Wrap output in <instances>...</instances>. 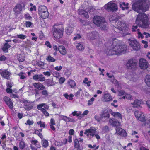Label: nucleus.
<instances>
[{
  "mask_svg": "<svg viewBox=\"0 0 150 150\" xmlns=\"http://www.w3.org/2000/svg\"><path fill=\"white\" fill-rule=\"evenodd\" d=\"M116 133L123 137L126 136L127 135L125 131L120 127L116 128Z\"/></svg>",
  "mask_w": 150,
  "mask_h": 150,
  "instance_id": "nucleus-18",
  "label": "nucleus"
},
{
  "mask_svg": "<svg viewBox=\"0 0 150 150\" xmlns=\"http://www.w3.org/2000/svg\"><path fill=\"white\" fill-rule=\"evenodd\" d=\"M125 96H126V98L129 100H132L133 98L132 96L130 94L126 93V95Z\"/></svg>",
  "mask_w": 150,
  "mask_h": 150,
  "instance_id": "nucleus-60",
  "label": "nucleus"
},
{
  "mask_svg": "<svg viewBox=\"0 0 150 150\" xmlns=\"http://www.w3.org/2000/svg\"><path fill=\"white\" fill-rule=\"evenodd\" d=\"M140 67L141 69H145L148 67L149 65L147 61L144 59H141L139 62Z\"/></svg>",
  "mask_w": 150,
  "mask_h": 150,
  "instance_id": "nucleus-9",
  "label": "nucleus"
},
{
  "mask_svg": "<svg viewBox=\"0 0 150 150\" xmlns=\"http://www.w3.org/2000/svg\"><path fill=\"white\" fill-rule=\"evenodd\" d=\"M84 134H86L87 136H94V130L91 129V128L85 130Z\"/></svg>",
  "mask_w": 150,
  "mask_h": 150,
  "instance_id": "nucleus-29",
  "label": "nucleus"
},
{
  "mask_svg": "<svg viewBox=\"0 0 150 150\" xmlns=\"http://www.w3.org/2000/svg\"><path fill=\"white\" fill-rule=\"evenodd\" d=\"M33 85L35 88L38 90H43L45 89V86L42 83L38 82V83H34Z\"/></svg>",
  "mask_w": 150,
  "mask_h": 150,
  "instance_id": "nucleus-20",
  "label": "nucleus"
},
{
  "mask_svg": "<svg viewBox=\"0 0 150 150\" xmlns=\"http://www.w3.org/2000/svg\"><path fill=\"white\" fill-rule=\"evenodd\" d=\"M11 47V45L8 43H4L3 47L2 48L3 51L5 53H7L8 52V49Z\"/></svg>",
  "mask_w": 150,
  "mask_h": 150,
  "instance_id": "nucleus-31",
  "label": "nucleus"
},
{
  "mask_svg": "<svg viewBox=\"0 0 150 150\" xmlns=\"http://www.w3.org/2000/svg\"><path fill=\"white\" fill-rule=\"evenodd\" d=\"M24 17L25 20L29 21H32V18L29 13H27L24 15Z\"/></svg>",
  "mask_w": 150,
  "mask_h": 150,
  "instance_id": "nucleus-46",
  "label": "nucleus"
},
{
  "mask_svg": "<svg viewBox=\"0 0 150 150\" xmlns=\"http://www.w3.org/2000/svg\"><path fill=\"white\" fill-rule=\"evenodd\" d=\"M47 7L44 6H40L38 8V13H39L47 12Z\"/></svg>",
  "mask_w": 150,
  "mask_h": 150,
  "instance_id": "nucleus-27",
  "label": "nucleus"
},
{
  "mask_svg": "<svg viewBox=\"0 0 150 150\" xmlns=\"http://www.w3.org/2000/svg\"><path fill=\"white\" fill-rule=\"evenodd\" d=\"M127 67L128 69L135 70L137 69V63L132 60H130L127 64Z\"/></svg>",
  "mask_w": 150,
  "mask_h": 150,
  "instance_id": "nucleus-7",
  "label": "nucleus"
},
{
  "mask_svg": "<svg viewBox=\"0 0 150 150\" xmlns=\"http://www.w3.org/2000/svg\"><path fill=\"white\" fill-rule=\"evenodd\" d=\"M103 130L105 132H107L109 131V127L107 126H105L103 127Z\"/></svg>",
  "mask_w": 150,
  "mask_h": 150,
  "instance_id": "nucleus-63",
  "label": "nucleus"
},
{
  "mask_svg": "<svg viewBox=\"0 0 150 150\" xmlns=\"http://www.w3.org/2000/svg\"><path fill=\"white\" fill-rule=\"evenodd\" d=\"M67 83L71 88H74L76 86V83L75 81L71 79H69Z\"/></svg>",
  "mask_w": 150,
  "mask_h": 150,
  "instance_id": "nucleus-38",
  "label": "nucleus"
},
{
  "mask_svg": "<svg viewBox=\"0 0 150 150\" xmlns=\"http://www.w3.org/2000/svg\"><path fill=\"white\" fill-rule=\"evenodd\" d=\"M129 45L134 50L138 51L140 49V44L136 39H129Z\"/></svg>",
  "mask_w": 150,
  "mask_h": 150,
  "instance_id": "nucleus-6",
  "label": "nucleus"
},
{
  "mask_svg": "<svg viewBox=\"0 0 150 150\" xmlns=\"http://www.w3.org/2000/svg\"><path fill=\"white\" fill-rule=\"evenodd\" d=\"M6 59V57L4 55L0 56V61H4Z\"/></svg>",
  "mask_w": 150,
  "mask_h": 150,
  "instance_id": "nucleus-58",
  "label": "nucleus"
},
{
  "mask_svg": "<svg viewBox=\"0 0 150 150\" xmlns=\"http://www.w3.org/2000/svg\"><path fill=\"white\" fill-rule=\"evenodd\" d=\"M46 60L50 62H53L56 61V60L50 55H49L47 57Z\"/></svg>",
  "mask_w": 150,
  "mask_h": 150,
  "instance_id": "nucleus-47",
  "label": "nucleus"
},
{
  "mask_svg": "<svg viewBox=\"0 0 150 150\" xmlns=\"http://www.w3.org/2000/svg\"><path fill=\"white\" fill-rule=\"evenodd\" d=\"M59 25L58 23L55 24L52 30V32L53 37L57 39H60L62 37L64 31V28L62 26L59 28H58L57 26Z\"/></svg>",
  "mask_w": 150,
  "mask_h": 150,
  "instance_id": "nucleus-4",
  "label": "nucleus"
},
{
  "mask_svg": "<svg viewBox=\"0 0 150 150\" xmlns=\"http://www.w3.org/2000/svg\"><path fill=\"white\" fill-rule=\"evenodd\" d=\"M61 117L63 120L66 122H72L73 120L66 116L62 115Z\"/></svg>",
  "mask_w": 150,
  "mask_h": 150,
  "instance_id": "nucleus-39",
  "label": "nucleus"
},
{
  "mask_svg": "<svg viewBox=\"0 0 150 150\" xmlns=\"http://www.w3.org/2000/svg\"><path fill=\"white\" fill-rule=\"evenodd\" d=\"M47 84L48 86H51L54 85V82L52 79H48L47 81Z\"/></svg>",
  "mask_w": 150,
  "mask_h": 150,
  "instance_id": "nucleus-42",
  "label": "nucleus"
},
{
  "mask_svg": "<svg viewBox=\"0 0 150 150\" xmlns=\"http://www.w3.org/2000/svg\"><path fill=\"white\" fill-rule=\"evenodd\" d=\"M101 117L102 118H109V115L107 110L105 109L102 111V114L101 115Z\"/></svg>",
  "mask_w": 150,
  "mask_h": 150,
  "instance_id": "nucleus-32",
  "label": "nucleus"
},
{
  "mask_svg": "<svg viewBox=\"0 0 150 150\" xmlns=\"http://www.w3.org/2000/svg\"><path fill=\"white\" fill-rule=\"evenodd\" d=\"M110 111L111 114L114 117H118L119 118L122 119V117L121 114L118 112H113L112 110H110Z\"/></svg>",
  "mask_w": 150,
  "mask_h": 150,
  "instance_id": "nucleus-34",
  "label": "nucleus"
},
{
  "mask_svg": "<svg viewBox=\"0 0 150 150\" xmlns=\"http://www.w3.org/2000/svg\"><path fill=\"white\" fill-rule=\"evenodd\" d=\"M135 22L137 25L133 26L132 31H135L137 26L145 29L148 28L149 26V21L147 16L144 13H139L136 17Z\"/></svg>",
  "mask_w": 150,
  "mask_h": 150,
  "instance_id": "nucleus-2",
  "label": "nucleus"
},
{
  "mask_svg": "<svg viewBox=\"0 0 150 150\" xmlns=\"http://www.w3.org/2000/svg\"><path fill=\"white\" fill-rule=\"evenodd\" d=\"M33 79L35 81H38L40 82H43L45 80V77L42 74H36L33 77Z\"/></svg>",
  "mask_w": 150,
  "mask_h": 150,
  "instance_id": "nucleus-16",
  "label": "nucleus"
},
{
  "mask_svg": "<svg viewBox=\"0 0 150 150\" xmlns=\"http://www.w3.org/2000/svg\"><path fill=\"white\" fill-rule=\"evenodd\" d=\"M17 37L18 38L24 39L25 38L26 36L23 34H19L17 35Z\"/></svg>",
  "mask_w": 150,
  "mask_h": 150,
  "instance_id": "nucleus-55",
  "label": "nucleus"
},
{
  "mask_svg": "<svg viewBox=\"0 0 150 150\" xmlns=\"http://www.w3.org/2000/svg\"><path fill=\"white\" fill-rule=\"evenodd\" d=\"M83 83L86 84L88 86H90V83L91 81H88V79L87 78H85L84 80L83 81Z\"/></svg>",
  "mask_w": 150,
  "mask_h": 150,
  "instance_id": "nucleus-50",
  "label": "nucleus"
},
{
  "mask_svg": "<svg viewBox=\"0 0 150 150\" xmlns=\"http://www.w3.org/2000/svg\"><path fill=\"white\" fill-rule=\"evenodd\" d=\"M81 112H79L78 113L77 111H74L72 113V115L73 116H76L77 117L79 116L81 114Z\"/></svg>",
  "mask_w": 150,
  "mask_h": 150,
  "instance_id": "nucleus-57",
  "label": "nucleus"
},
{
  "mask_svg": "<svg viewBox=\"0 0 150 150\" xmlns=\"http://www.w3.org/2000/svg\"><path fill=\"white\" fill-rule=\"evenodd\" d=\"M110 124L113 126H119L120 123L117 120L114 119H110L109 120Z\"/></svg>",
  "mask_w": 150,
  "mask_h": 150,
  "instance_id": "nucleus-21",
  "label": "nucleus"
},
{
  "mask_svg": "<svg viewBox=\"0 0 150 150\" xmlns=\"http://www.w3.org/2000/svg\"><path fill=\"white\" fill-rule=\"evenodd\" d=\"M24 73L23 72H20L17 74V75L19 76L21 79H23L26 78V76L24 75Z\"/></svg>",
  "mask_w": 150,
  "mask_h": 150,
  "instance_id": "nucleus-49",
  "label": "nucleus"
},
{
  "mask_svg": "<svg viewBox=\"0 0 150 150\" xmlns=\"http://www.w3.org/2000/svg\"><path fill=\"white\" fill-rule=\"evenodd\" d=\"M117 28L119 30L122 31L121 33L123 36L127 35H130V33L127 32L129 29L126 24L124 21H121L118 22L117 25Z\"/></svg>",
  "mask_w": 150,
  "mask_h": 150,
  "instance_id": "nucleus-5",
  "label": "nucleus"
},
{
  "mask_svg": "<svg viewBox=\"0 0 150 150\" xmlns=\"http://www.w3.org/2000/svg\"><path fill=\"white\" fill-rule=\"evenodd\" d=\"M131 104L133 105V107L138 108L140 107V105L141 104V102L139 100L136 99L134 100V102L131 103Z\"/></svg>",
  "mask_w": 150,
  "mask_h": 150,
  "instance_id": "nucleus-26",
  "label": "nucleus"
},
{
  "mask_svg": "<svg viewBox=\"0 0 150 150\" xmlns=\"http://www.w3.org/2000/svg\"><path fill=\"white\" fill-rule=\"evenodd\" d=\"M94 101V97H92L90 100L88 101V105H90L91 104H92V102Z\"/></svg>",
  "mask_w": 150,
  "mask_h": 150,
  "instance_id": "nucleus-61",
  "label": "nucleus"
},
{
  "mask_svg": "<svg viewBox=\"0 0 150 150\" xmlns=\"http://www.w3.org/2000/svg\"><path fill=\"white\" fill-rule=\"evenodd\" d=\"M37 124L38 125H40V126L41 127L45 128V125L44 122H42L41 121H39L37 122Z\"/></svg>",
  "mask_w": 150,
  "mask_h": 150,
  "instance_id": "nucleus-51",
  "label": "nucleus"
},
{
  "mask_svg": "<svg viewBox=\"0 0 150 150\" xmlns=\"http://www.w3.org/2000/svg\"><path fill=\"white\" fill-rule=\"evenodd\" d=\"M112 99L111 96L109 94H105L104 95V99L105 102L110 101L112 100Z\"/></svg>",
  "mask_w": 150,
  "mask_h": 150,
  "instance_id": "nucleus-37",
  "label": "nucleus"
},
{
  "mask_svg": "<svg viewBox=\"0 0 150 150\" xmlns=\"http://www.w3.org/2000/svg\"><path fill=\"white\" fill-rule=\"evenodd\" d=\"M55 125V123L54 120L52 118H51L50 120V126L51 129L53 131H55V128L54 126V125Z\"/></svg>",
  "mask_w": 150,
  "mask_h": 150,
  "instance_id": "nucleus-33",
  "label": "nucleus"
},
{
  "mask_svg": "<svg viewBox=\"0 0 150 150\" xmlns=\"http://www.w3.org/2000/svg\"><path fill=\"white\" fill-rule=\"evenodd\" d=\"M132 9L138 13L145 12L148 10L149 6L146 5L145 2L142 0L137 1L132 6Z\"/></svg>",
  "mask_w": 150,
  "mask_h": 150,
  "instance_id": "nucleus-3",
  "label": "nucleus"
},
{
  "mask_svg": "<svg viewBox=\"0 0 150 150\" xmlns=\"http://www.w3.org/2000/svg\"><path fill=\"white\" fill-rule=\"evenodd\" d=\"M126 93L123 91H120L119 92L118 96H120L123 95H125Z\"/></svg>",
  "mask_w": 150,
  "mask_h": 150,
  "instance_id": "nucleus-59",
  "label": "nucleus"
},
{
  "mask_svg": "<svg viewBox=\"0 0 150 150\" xmlns=\"http://www.w3.org/2000/svg\"><path fill=\"white\" fill-rule=\"evenodd\" d=\"M37 108L38 110H40L43 113L47 110L49 109V106L45 103H41L37 105Z\"/></svg>",
  "mask_w": 150,
  "mask_h": 150,
  "instance_id": "nucleus-13",
  "label": "nucleus"
},
{
  "mask_svg": "<svg viewBox=\"0 0 150 150\" xmlns=\"http://www.w3.org/2000/svg\"><path fill=\"white\" fill-rule=\"evenodd\" d=\"M42 90L41 92L42 95L44 96L45 97H47L48 96V92L45 89Z\"/></svg>",
  "mask_w": 150,
  "mask_h": 150,
  "instance_id": "nucleus-48",
  "label": "nucleus"
},
{
  "mask_svg": "<svg viewBox=\"0 0 150 150\" xmlns=\"http://www.w3.org/2000/svg\"><path fill=\"white\" fill-rule=\"evenodd\" d=\"M43 74L46 76H50L51 75V73L49 71L44 72L43 73Z\"/></svg>",
  "mask_w": 150,
  "mask_h": 150,
  "instance_id": "nucleus-64",
  "label": "nucleus"
},
{
  "mask_svg": "<svg viewBox=\"0 0 150 150\" xmlns=\"http://www.w3.org/2000/svg\"><path fill=\"white\" fill-rule=\"evenodd\" d=\"M74 133V129H70L69 131V134L70 135H73Z\"/></svg>",
  "mask_w": 150,
  "mask_h": 150,
  "instance_id": "nucleus-62",
  "label": "nucleus"
},
{
  "mask_svg": "<svg viewBox=\"0 0 150 150\" xmlns=\"http://www.w3.org/2000/svg\"><path fill=\"white\" fill-rule=\"evenodd\" d=\"M122 5L123 6V7H122V8L123 10H125V9H128V7L127 6L128 3H127L126 4L125 2H123L122 3Z\"/></svg>",
  "mask_w": 150,
  "mask_h": 150,
  "instance_id": "nucleus-52",
  "label": "nucleus"
},
{
  "mask_svg": "<svg viewBox=\"0 0 150 150\" xmlns=\"http://www.w3.org/2000/svg\"><path fill=\"white\" fill-rule=\"evenodd\" d=\"M3 99L5 103L7 105L9 108L11 110L13 109V101L9 97L5 96L3 98Z\"/></svg>",
  "mask_w": 150,
  "mask_h": 150,
  "instance_id": "nucleus-12",
  "label": "nucleus"
},
{
  "mask_svg": "<svg viewBox=\"0 0 150 150\" xmlns=\"http://www.w3.org/2000/svg\"><path fill=\"white\" fill-rule=\"evenodd\" d=\"M38 14L40 16V18H42L43 19L47 18L49 15V13L48 12L39 13Z\"/></svg>",
  "mask_w": 150,
  "mask_h": 150,
  "instance_id": "nucleus-30",
  "label": "nucleus"
},
{
  "mask_svg": "<svg viewBox=\"0 0 150 150\" xmlns=\"http://www.w3.org/2000/svg\"><path fill=\"white\" fill-rule=\"evenodd\" d=\"M74 147L76 150H82L83 147L80 146L79 141L77 138H76L74 140Z\"/></svg>",
  "mask_w": 150,
  "mask_h": 150,
  "instance_id": "nucleus-19",
  "label": "nucleus"
},
{
  "mask_svg": "<svg viewBox=\"0 0 150 150\" xmlns=\"http://www.w3.org/2000/svg\"><path fill=\"white\" fill-rule=\"evenodd\" d=\"M78 14L79 15H83L86 18H88L89 17L88 12L83 9H79V10Z\"/></svg>",
  "mask_w": 150,
  "mask_h": 150,
  "instance_id": "nucleus-25",
  "label": "nucleus"
},
{
  "mask_svg": "<svg viewBox=\"0 0 150 150\" xmlns=\"http://www.w3.org/2000/svg\"><path fill=\"white\" fill-rule=\"evenodd\" d=\"M58 51L63 55H65L67 53V50L63 45H59L58 46Z\"/></svg>",
  "mask_w": 150,
  "mask_h": 150,
  "instance_id": "nucleus-22",
  "label": "nucleus"
},
{
  "mask_svg": "<svg viewBox=\"0 0 150 150\" xmlns=\"http://www.w3.org/2000/svg\"><path fill=\"white\" fill-rule=\"evenodd\" d=\"M65 79L64 77H61L59 80V83L60 84H63L65 81Z\"/></svg>",
  "mask_w": 150,
  "mask_h": 150,
  "instance_id": "nucleus-53",
  "label": "nucleus"
},
{
  "mask_svg": "<svg viewBox=\"0 0 150 150\" xmlns=\"http://www.w3.org/2000/svg\"><path fill=\"white\" fill-rule=\"evenodd\" d=\"M88 39L90 40L91 41L92 40L94 39V35L93 32L90 33L88 34Z\"/></svg>",
  "mask_w": 150,
  "mask_h": 150,
  "instance_id": "nucleus-45",
  "label": "nucleus"
},
{
  "mask_svg": "<svg viewBox=\"0 0 150 150\" xmlns=\"http://www.w3.org/2000/svg\"><path fill=\"white\" fill-rule=\"evenodd\" d=\"M105 20L104 18L99 16H94V24L99 27Z\"/></svg>",
  "mask_w": 150,
  "mask_h": 150,
  "instance_id": "nucleus-8",
  "label": "nucleus"
},
{
  "mask_svg": "<svg viewBox=\"0 0 150 150\" xmlns=\"http://www.w3.org/2000/svg\"><path fill=\"white\" fill-rule=\"evenodd\" d=\"M42 146L45 148H46L49 146L48 141L45 139H44L42 141Z\"/></svg>",
  "mask_w": 150,
  "mask_h": 150,
  "instance_id": "nucleus-41",
  "label": "nucleus"
},
{
  "mask_svg": "<svg viewBox=\"0 0 150 150\" xmlns=\"http://www.w3.org/2000/svg\"><path fill=\"white\" fill-rule=\"evenodd\" d=\"M25 7L23 4H17L13 8L14 11L17 13H20L23 8Z\"/></svg>",
  "mask_w": 150,
  "mask_h": 150,
  "instance_id": "nucleus-14",
  "label": "nucleus"
},
{
  "mask_svg": "<svg viewBox=\"0 0 150 150\" xmlns=\"http://www.w3.org/2000/svg\"><path fill=\"white\" fill-rule=\"evenodd\" d=\"M0 74L2 77L6 79H9L11 75L10 73L6 69L3 70L0 72Z\"/></svg>",
  "mask_w": 150,
  "mask_h": 150,
  "instance_id": "nucleus-15",
  "label": "nucleus"
},
{
  "mask_svg": "<svg viewBox=\"0 0 150 150\" xmlns=\"http://www.w3.org/2000/svg\"><path fill=\"white\" fill-rule=\"evenodd\" d=\"M99 27L102 30H107L108 29V25L107 23L106 22L105 20Z\"/></svg>",
  "mask_w": 150,
  "mask_h": 150,
  "instance_id": "nucleus-23",
  "label": "nucleus"
},
{
  "mask_svg": "<svg viewBox=\"0 0 150 150\" xmlns=\"http://www.w3.org/2000/svg\"><path fill=\"white\" fill-rule=\"evenodd\" d=\"M33 134L37 135L41 139L43 138V136L42 134L40 132V131L39 130L36 129H35Z\"/></svg>",
  "mask_w": 150,
  "mask_h": 150,
  "instance_id": "nucleus-44",
  "label": "nucleus"
},
{
  "mask_svg": "<svg viewBox=\"0 0 150 150\" xmlns=\"http://www.w3.org/2000/svg\"><path fill=\"white\" fill-rule=\"evenodd\" d=\"M134 115L136 118L141 121L145 122L146 120L144 115L141 112L136 111L134 112Z\"/></svg>",
  "mask_w": 150,
  "mask_h": 150,
  "instance_id": "nucleus-11",
  "label": "nucleus"
},
{
  "mask_svg": "<svg viewBox=\"0 0 150 150\" xmlns=\"http://www.w3.org/2000/svg\"><path fill=\"white\" fill-rule=\"evenodd\" d=\"M32 145H35L38 148H40L41 146L38 141L36 139H32L30 141Z\"/></svg>",
  "mask_w": 150,
  "mask_h": 150,
  "instance_id": "nucleus-28",
  "label": "nucleus"
},
{
  "mask_svg": "<svg viewBox=\"0 0 150 150\" xmlns=\"http://www.w3.org/2000/svg\"><path fill=\"white\" fill-rule=\"evenodd\" d=\"M145 81L146 85L150 87V74L146 75L145 78Z\"/></svg>",
  "mask_w": 150,
  "mask_h": 150,
  "instance_id": "nucleus-35",
  "label": "nucleus"
},
{
  "mask_svg": "<svg viewBox=\"0 0 150 150\" xmlns=\"http://www.w3.org/2000/svg\"><path fill=\"white\" fill-rule=\"evenodd\" d=\"M76 47L78 50L80 51H83L84 49L83 45L80 43H77L76 45Z\"/></svg>",
  "mask_w": 150,
  "mask_h": 150,
  "instance_id": "nucleus-43",
  "label": "nucleus"
},
{
  "mask_svg": "<svg viewBox=\"0 0 150 150\" xmlns=\"http://www.w3.org/2000/svg\"><path fill=\"white\" fill-rule=\"evenodd\" d=\"M74 28L68 25L65 28V32L67 34L70 35L71 34Z\"/></svg>",
  "mask_w": 150,
  "mask_h": 150,
  "instance_id": "nucleus-24",
  "label": "nucleus"
},
{
  "mask_svg": "<svg viewBox=\"0 0 150 150\" xmlns=\"http://www.w3.org/2000/svg\"><path fill=\"white\" fill-rule=\"evenodd\" d=\"M23 108L25 110L29 111L32 109L33 106L31 103L27 100H25L23 102Z\"/></svg>",
  "mask_w": 150,
  "mask_h": 150,
  "instance_id": "nucleus-17",
  "label": "nucleus"
},
{
  "mask_svg": "<svg viewBox=\"0 0 150 150\" xmlns=\"http://www.w3.org/2000/svg\"><path fill=\"white\" fill-rule=\"evenodd\" d=\"M25 142L22 140H21L19 143V147L21 150H23L25 148Z\"/></svg>",
  "mask_w": 150,
  "mask_h": 150,
  "instance_id": "nucleus-40",
  "label": "nucleus"
},
{
  "mask_svg": "<svg viewBox=\"0 0 150 150\" xmlns=\"http://www.w3.org/2000/svg\"><path fill=\"white\" fill-rule=\"evenodd\" d=\"M121 17L118 16H110L109 18V20L110 21H115L116 22Z\"/></svg>",
  "mask_w": 150,
  "mask_h": 150,
  "instance_id": "nucleus-36",
  "label": "nucleus"
},
{
  "mask_svg": "<svg viewBox=\"0 0 150 150\" xmlns=\"http://www.w3.org/2000/svg\"><path fill=\"white\" fill-rule=\"evenodd\" d=\"M117 40L115 39L112 41L110 49H108L107 52L109 55L114 54L120 55L126 52V46L125 45H120L117 42Z\"/></svg>",
  "mask_w": 150,
  "mask_h": 150,
  "instance_id": "nucleus-1",
  "label": "nucleus"
},
{
  "mask_svg": "<svg viewBox=\"0 0 150 150\" xmlns=\"http://www.w3.org/2000/svg\"><path fill=\"white\" fill-rule=\"evenodd\" d=\"M32 24V23L30 21H26L25 23V25L26 27L29 28L31 26Z\"/></svg>",
  "mask_w": 150,
  "mask_h": 150,
  "instance_id": "nucleus-56",
  "label": "nucleus"
},
{
  "mask_svg": "<svg viewBox=\"0 0 150 150\" xmlns=\"http://www.w3.org/2000/svg\"><path fill=\"white\" fill-rule=\"evenodd\" d=\"M33 123L34 122L33 120H30L28 119L27 121L25 123V124L26 125H33Z\"/></svg>",
  "mask_w": 150,
  "mask_h": 150,
  "instance_id": "nucleus-54",
  "label": "nucleus"
},
{
  "mask_svg": "<svg viewBox=\"0 0 150 150\" xmlns=\"http://www.w3.org/2000/svg\"><path fill=\"white\" fill-rule=\"evenodd\" d=\"M117 9V6L115 3H108L106 4V9L109 11H115Z\"/></svg>",
  "mask_w": 150,
  "mask_h": 150,
  "instance_id": "nucleus-10",
  "label": "nucleus"
}]
</instances>
